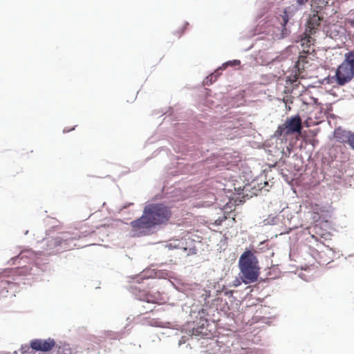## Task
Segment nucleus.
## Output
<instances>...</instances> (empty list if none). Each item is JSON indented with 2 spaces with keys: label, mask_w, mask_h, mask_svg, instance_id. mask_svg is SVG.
I'll use <instances>...</instances> for the list:
<instances>
[{
  "label": "nucleus",
  "mask_w": 354,
  "mask_h": 354,
  "mask_svg": "<svg viewBox=\"0 0 354 354\" xmlns=\"http://www.w3.org/2000/svg\"><path fill=\"white\" fill-rule=\"evenodd\" d=\"M171 215L168 207L162 203H152L145 206L143 214L131 222L133 230L145 235L152 227L167 223Z\"/></svg>",
  "instance_id": "nucleus-1"
},
{
  "label": "nucleus",
  "mask_w": 354,
  "mask_h": 354,
  "mask_svg": "<svg viewBox=\"0 0 354 354\" xmlns=\"http://www.w3.org/2000/svg\"><path fill=\"white\" fill-rule=\"evenodd\" d=\"M257 257L250 250L245 251L240 257L239 265L241 272V279L245 284L256 281L259 277Z\"/></svg>",
  "instance_id": "nucleus-2"
},
{
  "label": "nucleus",
  "mask_w": 354,
  "mask_h": 354,
  "mask_svg": "<svg viewBox=\"0 0 354 354\" xmlns=\"http://www.w3.org/2000/svg\"><path fill=\"white\" fill-rule=\"evenodd\" d=\"M354 77V50L344 55V59L337 67L334 77L335 83L344 86Z\"/></svg>",
  "instance_id": "nucleus-3"
},
{
  "label": "nucleus",
  "mask_w": 354,
  "mask_h": 354,
  "mask_svg": "<svg viewBox=\"0 0 354 354\" xmlns=\"http://www.w3.org/2000/svg\"><path fill=\"white\" fill-rule=\"evenodd\" d=\"M19 275V269L18 268L5 270L0 272L1 295L6 297L8 292L15 291L19 287L16 277Z\"/></svg>",
  "instance_id": "nucleus-4"
},
{
  "label": "nucleus",
  "mask_w": 354,
  "mask_h": 354,
  "mask_svg": "<svg viewBox=\"0 0 354 354\" xmlns=\"http://www.w3.org/2000/svg\"><path fill=\"white\" fill-rule=\"evenodd\" d=\"M76 239V237L71 236L68 232H62L59 236L50 240L48 246L53 250L52 252H61L69 250V242Z\"/></svg>",
  "instance_id": "nucleus-5"
},
{
  "label": "nucleus",
  "mask_w": 354,
  "mask_h": 354,
  "mask_svg": "<svg viewBox=\"0 0 354 354\" xmlns=\"http://www.w3.org/2000/svg\"><path fill=\"white\" fill-rule=\"evenodd\" d=\"M56 345L53 338L34 339L30 341V347L35 351L48 352L51 351Z\"/></svg>",
  "instance_id": "nucleus-6"
},
{
  "label": "nucleus",
  "mask_w": 354,
  "mask_h": 354,
  "mask_svg": "<svg viewBox=\"0 0 354 354\" xmlns=\"http://www.w3.org/2000/svg\"><path fill=\"white\" fill-rule=\"evenodd\" d=\"M283 124V129H286V135L288 136L295 133H301L302 129L301 119L299 115H294L286 120Z\"/></svg>",
  "instance_id": "nucleus-7"
},
{
  "label": "nucleus",
  "mask_w": 354,
  "mask_h": 354,
  "mask_svg": "<svg viewBox=\"0 0 354 354\" xmlns=\"http://www.w3.org/2000/svg\"><path fill=\"white\" fill-rule=\"evenodd\" d=\"M322 20L323 18L318 15V12L313 13L310 16L307 24L306 30L309 32L310 35H313L315 33L317 28L320 26Z\"/></svg>",
  "instance_id": "nucleus-8"
},
{
  "label": "nucleus",
  "mask_w": 354,
  "mask_h": 354,
  "mask_svg": "<svg viewBox=\"0 0 354 354\" xmlns=\"http://www.w3.org/2000/svg\"><path fill=\"white\" fill-rule=\"evenodd\" d=\"M310 209L314 214L313 219L315 220H318L328 213L327 207L316 203H311L310 205Z\"/></svg>",
  "instance_id": "nucleus-9"
},
{
  "label": "nucleus",
  "mask_w": 354,
  "mask_h": 354,
  "mask_svg": "<svg viewBox=\"0 0 354 354\" xmlns=\"http://www.w3.org/2000/svg\"><path fill=\"white\" fill-rule=\"evenodd\" d=\"M138 299L146 301L147 303L157 304L159 300V295L151 294L149 292L142 290L137 295Z\"/></svg>",
  "instance_id": "nucleus-10"
},
{
  "label": "nucleus",
  "mask_w": 354,
  "mask_h": 354,
  "mask_svg": "<svg viewBox=\"0 0 354 354\" xmlns=\"http://www.w3.org/2000/svg\"><path fill=\"white\" fill-rule=\"evenodd\" d=\"M349 131H346L342 129L341 127L336 128L334 131V138L339 142H347L348 143V140L350 136H352Z\"/></svg>",
  "instance_id": "nucleus-11"
},
{
  "label": "nucleus",
  "mask_w": 354,
  "mask_h": 354,
  "mask_svg": "<svg viewBox=\"0 0 354 354\" xmlns=\"http://www.w3.org/2000/svg\"><path fill=\"white\" fill-rule=\"evenodd\" d=\"M293 8L292 7H288L284 10L283 13L281 15V19H279L283 26H285L287 24L290 17L292 16L291 12H293Z\"/></svg>",
  "instance_id": "nucleus-12"
},
{
  "label": "nucleus",
  "mask_w": 354,
  "mask_h": 354,
  "mask_svg": "<svg viewBox=\"0 0 354 354\" xmlns=\"http://www.w3.org/2000/svg\"><path fill=\"white\" fill-rule=\"evenodd\" d=\"M73 349L69 344H64L58 346L57 354H72Z\"/></svg>",
  "instance_id": "nucleus-13"
},
{
  "label": "nucleus",
  "mask_w": 354,
  "mask_h": 354,
  "mask_svg": "<svg viewBox=\"0 0 354 354\" xmlns=\"http://www.w3.org/2000/svg\"><path fill=\"white\" fill-rule=\"evenodd\" d=\"M19 351L21 354H28V353H31L32 350L30 347V345L25 344V345H22L21 346Z\"/></svg>",
  "instance_id": "nucleus-14"
},
{
  "label": "nucleus",
  "mask_w": 354,
  "mask_h": 354,
  "mask_svg": "<svg viewBox=\"0 0 354 354\" xmlns=\"http://www.w3.org/2000/svg\"><path fill=\"white\" fill-rule=\"evenodd\" d=\"M283 124L279 125L275 131V136L278 137H281L282 136H286V129H283Z\"/></svg>",
  "instance_id": "nucleus-15"
},
{
  "label": "nucleus",
  "mask_w": 354,
  "mask_h": 354,
  "mask_svg": "<svg viewBox=\"0 0 354 354\" xmlns=\"http://www.w3.org/2000/svg\"><path fill=\"white\" fill-rule=\"evenodd\" d=\"M203 327H198L196 328H194L193 334L195 335H207V333L203 331Z\"/></svg>",
  "instance_id": "nucleus-16"
},
{
  "label": "nucleus",
  "mask_w": 354,
  "mask_h": 354,
  "mask_svg": "<svg viewBox=\"0 0 354 354\" xmlns=\"http://www.w3.org/2000/svg\"><path fill=\"white\" fill-rule=\"evenodd\" d=\"M306 58H307L306 56L300 55L298 58V62H297L298 66H299L300 64L302 63H307V61L306 60Z\"/></svg>",
  "instance_id": "nucleus-17"
},
{
  "label": "nucleus",
  "mask_w": 354,
  "mask_h": 354,
  "mask_svg": "<svg viewBox=\"0 0 354 354\" xmlns=\"http://www.w3.org/2000/svg\"><path fill=\"white\" fill-rule=\"evenodd\" d=\"M227 217L223 216L222 217H219L218 219H216L214 222L215 225H220L222 224L223 221L226 220Z\"/></svg>",
  "instance_id": "nucleus-18"
},
{
  "label": "nucleus",
  "mask_w": 354,
  "mask_h": 354,
  "mask_svg": "<svg viewBox=\"0 0 354 354\" xmlns=\"http://www.w3.org/2000/svg\"><path fill=\"white\" fill-rule=\"evenodd\" d=\"M348 144L354 150V134L350 136Z\"/></svg>",
  "instance_id": "nucleus-19"
},
{
  "label": "nucleus",
  "mask_w": 354,
  "mask_h": 354,
  "mask_svg": "<svg viewBox=\"0 0 354 354\" xmlns=\"http://www.w3.org/2000/svg\"><path fill=\"white\" fill-rule=\"evenodd\" d=\"M322 237V235L319 234H312L311 238L316 241H319L320 239Z\"/></svg>",
  "instance_id": "nucleus-20"
},
{
  "label": "nucleus",
  "mask_w": 354,
  "mask_h": 354,
  "mask_svg": "<svg viewBox=\"0 0 354 354\" xmlns=\"http://www.w3.org/2000/svg\"><path fill=\"white\" fill-rule=\"evenodd\" d=\"M307 1L308 0H297V3L299 6L304 5Z\"/></svg>",
  "instance_id": "nucleus-21"
},
{
  "label": "nucleus",
  "mask_w": 354,
  "mask_h": 354,
  "mask_svg": "<svg viewBox=\"0 0 354 354\" xmlns=\"http://www.w3.org/2000/svg\"><path fill=\"white\" fill-rule=\"evenodd\" d=\"M240 281H239V279H236L234 281V286H238L239 285H240Z\"/></svg>",
  "instance_id": "nucleus-22"
},
{
  "label": "nucleus",
  "mask_w": 354,
  "mask_h": 354,
  "mask_svg": "<svg viewBox=\"0 0 354 354\" xmlns=\"http://www.w3.org/2000/svg\"><path fill=\"white\" fill-rule=\"evenodd\" d=\"M350 24L352 27L354 28V19L350 21Z\"/></svg>",
  "instance_id": "nucleus-23"
},
{
  "label": "nucleus",
  "mask_w": 354,
  "mask_h": 354,
  "mask_svg": "<svg viewBox=\"0 0 354 354\" xmlns=\"http://www.w3.org/2000/svg\"><path fill=\"white\" fill-rule=\"evenodd\" d=\"M209 77H210V78H211V80H212V79L214 77V75H211Z\"/></svg>",
  "instance_id": "nucleus-24"
},
{
  "label": "nucleus",
  "mask_w": 354,
  "mask_h": 354,
  "mask_svg": "<svg viewBox=\"0 0 354 354\" xmlns=\"http://www.w3.org/2000/svg\"><path fill=\"white\" fill-rule=\"evenodd\" d=\"M307 41H308V42H310V37L308 38Z\"/></svg>",
  "instance_id": "nucleus-25"
}]
</instances>
